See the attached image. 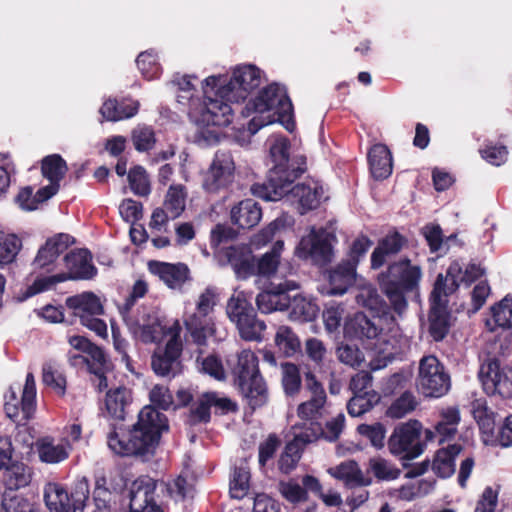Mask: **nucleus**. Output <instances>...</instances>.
<instances>
[{
	"label": "nucleus",
	"instance_id": "nucleus-10",
	"mask_svg": "<svg viewBox=\"0 0 512 512\" xmlns=\"http://www.w3.org/2000/svg\"><path fill=\"white\" fill-rule=\"evenodd\" d=\"M171 338L164 347H158L152 355L151 367L160 377L174 378L182 371L181 354L183 344L180 338L181 326L175 321L169 330Z\"/></svg>",
	"mask_w": 512,
	"mask_h": 512
},
{
	"label": "nucleus",
	"instance_id": "nucleus-6",
	"mask_svg": "<svg viewBox=\"0 0 512 512\" xmlns=\"http://www.w3.org/2000/svg\"><path fill=\"white\" fill-rule=\"evenodd\" d=\"M92 257L88 250L79 249L71 251L64 257L68 274H57L52 276L37 277L29 285L22 299H27L43 291L52 289L57 283L67 279H91L96 274V268L91 262Z\"/></svg>",
	"mask_w": 512,
	"mask_h": 512
},
{
	"label": "nucleus",
	"instance_id": "nucleus-59",
	"mask_svg": "<svg viewBox=\"0 0 512 512\" xmlns=\"http://www.w3.org/2000/svg\"><path fill=\"white\" fill-rule=\"evenodd\" d=\"M250 473L246 467H236L230 482V493L233 498L242 499L249 489Z\"/></svg>",
	"mask_w": 512,
	"mask_h": 512
},
{
	"label": "nucleus",
	"instance_id": "nucleus-57",
	"mask_svg": "<svg viewBox=\"0 0 512 512\" xmlns=\"http://www.w3.org/2000/svg\"><path fill=\"white\" fill-rule=\"evenodd\" d=\"M128 180L131 190L138 196H148L150 194V182L144 168L136 166L128 173Z\"/></svg>",
	"mask_w": 512,
	"mask_h": 512
},
{
	"label": "nucleus",
	"instance_id": "nucleus-20",
	"mask_svg": "<svg viewBox=\"0 0 512 512\" xmlns=\"http://www.w3.org/2000/svg\"><path fill=\"white\" fill-rule=\"evenodd\" d=\"M297 282L286 280L278 285L273 286L267 291L259 293L256 297V304L263 313H271L276 310L288 309L290 304L289 291L298 289Z\"/></svg>",
	"mask_w": 512,
	"mask_h": 512
},
{
	"label": "nucleus",
	"instance_id": "nucleus-58",
	"mask_svg": "<svg viewBox=\"0 0 512 512\" xmlns=\"http://www.w3.org/2000/svg\"><path fill=\"white\" fill-rule=\"evenodd\" d=\"M132 142L137 151L151 150L156 142L153 129L146 125H138L132 131Z\"/></svg>",
	"mask_w": 512,
	"mask_h": 512
},
{
	"label": "nucleus",
	"instance_id": "nucleus-43",
	"mask_svg": "<svg viewBox=\"0 0 512 512\" xmlns=\"http://www.w3.org/2000/svg\"><path fill=\"white\" fill-rule=\"evenodd\" d=\"M461 452V446L449 445L437 451L433 463V471L442 478L450 477L455 471V457Z\"/></svg>",
	"mask_w": 512,
	"mask_h": 512
},
{
	"label": "nucleus",
	"instance_id": "nucleus-2",
	"mask_svg": "<svg viewBox=\"0 0 512 512\" xmlns=\"http://www.w3.org/2000/svg\"><path fill=\"white\" fill-rule=\"evenodd\" d=\"M168 429L166 415L152 406H145L127 435L120 437L113 428L108 433L107 443L115 454L149 457L155 453L161 434Z\"/></svg>",
	"mask_w": 512,
	"mask_h": 512
},
{
	"label": "nucleus",
	"instance_id": "nucleus-12",
	"mask_svg": "<svg viewBox=\"0 0 512 512\" xmlns=\"http://www.w3.org/2000/svg\"><path fill=\"white\" fill-rule=\"evenodd\" d=\"M422 425L417 420H410L395 427L388 440L392 455L401 459L412 460L419 457L425 449L421 441Z\"/></svg>",
	"mask_w": 512,
	"mask_h": 512
},
{
	"label": "nucleus",
	"instance_id": "nucleus-45",
	"mask_svg": "<svg viewBox=\"0 0 512 512\" xmlns=\"http://www.w3.org/2000/svg\"><path fill=\"white\" fill-rule=\"evenodd\" d=\"M275 344L286 357H292L300 351L301 343L296 333L288 326H279L275 334Z\"/></svg>",
	"mask_w": 512,
	"mask_h": 512
},
{
	"label": "nucleus",
	"instance_id": "nucleus-7",
	"mask_svg": "<svg viewBox=\"0 0 512 512\" xmlns=\"http://www.w3.org/2000/svg\"><path fill=\"white\" fill-rule=\"evenodd\" d=\"M217 295L213 288H206L196 301L195 310L186 312L184 324L192 341L204 346L207 339L214 333L212 313L216 305Z\"/></svg>",
	"mask_w": 512,
	"mask_h": 512
},
{
	"label": "nucleus",
	"instance_id": "nucleus-26",
	"mask_svg": "<svg viewBox=\"0 0 512 512\" xmlns=\"http://www.w3.org/2000/svg\"><path fill=\"white\" fill-rule=\"evenodd\" d=\"M380 322L378 317L369 318L364 313H356L345 324V334L360 340L376 339L382 332Z\"/></svg>",
	"mask_w": 512,
	"mask_h": 512
},
{
	"label": "nucleus",
	"instance_id": "nucleus-64",
	"mask_svg": "<svg viewBox=\"0 0 512 512\" xmlns=\"http://www.w3.org/2000/svg\"><path fill=\"white\" fill-rule=\"evenodd\" d=\"M338 360L350 367H360L364 362V353L355 345L342 344L336 350Z\"/></svg>",
	"mask_w": 512,
	"mask_h": 512
},
{
	"label": "nucleus",
	"instance_id": "nucleus-49",
	"mask_svg": "<svg viewBox=\"0 0 512 512\" xmlns=\"http://www.w3.org/2000/svg\"><path fill=\"white\" fill-rule=\"evenodd\" d=\"M186 194L182 186H171L166 194L163 207L170 213L171 220L179 217L185 209Z\"/></svg>",
	"mask_w": 512,
	"mask_h": 512
},
{
	"label": "nucleus",
	"instance_id": "nucleus-34",
	"mask_svg": "<svg viewBox=\"0 0 512 512\" xmlns=\"http://www.w3.org/2000/svg\"><path fill=\"white\" fill-rule=\"evenodd\" d=\"M261 218V207L252 199L243 200L231 209L233 224L243 229H250L256 226Z\"/></svg>",
	"mask_w": 512,
	"mask_h": 512
},
{
	"label": "nucleus",
	"instance_id": "nucleus-4",
	"mask_svg": "<svg viewBox=\"0 0 512 512\" xmlns=\"http://www.w3.org/2000/svg\"><path fill=\"white\" fill-rule=\"evenodd\" d=\"M244 117H250L248 131L250 136L260 128L275 121L289 123L293 115V105L284 86L273 83L263 88L258 95L249 100L241 109Z\"/></svg>",
	"mask_w": 512,
	"mask_h": 512
},
{
	"label": "nucleus",
	"instance_id": "nucleus-54",
	"mask_svg": "<svg viewBox=\"0 0 512 512\" xmlns=\"http://www.w3.org/2000/svg\"><path fill=\"white\" fill-rule=\"evenodd\" d=\"M195 76L191 75H176L173 79V83L178 86L179 94L177 95L178 102L189 103V109L196 106L199 103L198 99H194L195 86L192 80H196Z\"/></svg>",
	"mask_w": 512,
	"mask_h": 512
},
{
	"label": "nucleus",
	"instance_id": "nucleus-46",
	"mask_svg": "<svg viewBox=\"0 0 512 512\" xmlns=\"http://www.w3.org/2000/svg\"><path fill=\"white\" fill-rule=\"evenodd\" d=\"M67 171L66 162L60 155L53 154L47 156L42 161V174L50 181L49 185H56L59 190V181L64 177Z\"/></svg>",
	"mask_w": 512,
	"mask_h": 512
},
{
	"label": "nucleus",
	"instance_id": "nucleus-14",
	"mask_svg": "<svg viewBox=\"0 0 512 512\" xmlns=\"http://www.w3.org/2000/svg\"><path fill=\"white\" fill-rule=\"evenodd\" d=\"M13 448L9 438L0 439V470L4 492H14L27 487L33 478V469L20 461L12 460Z\"/></svg>",
	"mask_w": 512,
	"mask_h": 512
},
{
	"label": "nucleus",
	"instance_id": "nucleus-17",
	"mask_svg": "<svg viewBox=\"0 0 512 512\" xmlns=\"http://www.w3.org/2000/svg\"><path fill=\"white\" fill-rule=\"evenodd\" d=\"M235 164L228 151H217L214 159L205 172L202 186L205 191L215 193L227 187L233 180Z\"/></svg>",
	"mask_w": 512,
	"mask_h": 512
},
{
	"label": "nucleus",
	"instance_id": "nucleus-63",
	"mask_svg": "<svg viewBox=\"0 0 512 512\" xmlns=\"http://www.w3.org/2000/svg\"><path fill=\"white\" fill-rule=\"evenodd\" d=\"M345 313V306L342 303H330L323 311V322L329 333L335 332L341 324Z\"/></svg>",
	"mask_w": 512,
	"mask_h": 512
},
{
	"label": "nucleus",
	"instance_id": "nucleus-13",
	"mask_svg": "<svg viewBox=\"0 0 512 512\" xmlns=\"http://www.w3.org/2000/svg\"><path fill=\"white\" fill-rule=\"evenodd\" d=\"M417 386L426 397L439 398L449 391L450 376L436 356L428 355L421 358Z\"/></svg>",
	"mask_w": 512,
	"mask_h": 512
},
{
	"label": "nucleus",
	"instance_id": "nucleus-3",
	"mask_svg": "<svg viewBox=\"0 0 512 512\" xmlns=\"http://www.w3.org/2000/svg\"><path fill=\"white\" fill-rule=\"evenodd\" d=\"M221 78L209 76L203 82V102L189 109V116L199 127V138L208 145L219 141L220 127L228 126L233 120L234 109L230 103L234 101L223 97L218 82Z\"/></svg>",
	"mask_w": 512,
	"mask_h": 512
},
{
	"label": "nucleus",
	"instance_id": "nucleus-16",
	"mask_svg": "<svg viewBox=\"0 0 512 512\" xmlns=\"http://www.w3.org/2000/svg\"><path fill=\"white\" fill-rule=\"evenodd\" d=\"M216 77L221 78L218 85L222 96L236 102L245 99L247 93L261 83V72L254 65H243L235 68L229 82H226V79L222 76Z\"/></svg>",
	"mask_w": 512,
	"mask_h": 512
},
{
	"label": "nucleus",
	"instance_id": "nucleus-22",
	"mask_svg": "<svg viewBox=\"0 0 512 512\" xmlns=\"http://www.w3.org/2000/svg\"><path fill=\"white\" fill-rule=\"evenodd\" d=\"M484 272L485 270L478 264L470 263L464 268L460 261L454 260L447 268L446 274H439L436 281H439L440 278H442V287L447 288L450 285H453L455 286L456 292L461 283L469 285L480 278Z\"/></svg>",
	"mask_w": 512,
	"mask_h": 512
},
{
	"label": "nucleus",
	"instance_id": "nucleus-25",
	"mask_svg": "<svg viewBox=\"0 0 512 512\" xmlns=\"http://www.w3.org/2000/svg\"><path fill=\"white\" fill-rule=\"evenodd\" d=\"M356 280L357 273L354 262L342 260L329 272L327 293L329 295H343L354 285Z\"/></svg>",
	"mask_w": 512,
	"mask_h": 512
},
{
	"label": "nucleus",
	"instance_id": "nucleus-61",
	"mask_svg": "<svg viewBox=\"0 0 512 512\" xmlns=\"http://www.w3.org/2000/svg\"><path fill=\"white\" fill-rule=\"evenodd\" d=\"M281 495L290 503L298 504L308 500V493L295 480L281 481L278 485Z\"/></svg>",
	"mask_w": 512,
	"mask_h": 512
},
{
	"label": "nucleus",
	"instance_id": "nucleus-38",
	"mask_svg": "<svg viewBox=\"0 0 512 512\" xmlns=\"http://www.w3.org/2000/svg\"><path fill=\"white\" fill-rule=\"evenodd\" d=\"M43 498L50 512H71L69 493L61 484L47 483L44 486Z\"/></svg>",
	"mask_w": 512,
	"mask_h": 512
},
{
	"label": "nucleus",
	"instance_id": "nucleus-9",
	"mask_svg": "<svg viewBox=\"0 0 512 512\" xmlns=\"http://www.w3.org/2000/svg\"><path fill=\"white\" fill-rule=\"evenodd\" d=\"M227 314L237 325L240 336L248 341H260L266 329L264 321L257 318L252 304L244 293L233 295L227 304Z\"/></svg>",
	"mask_w": 512,
	"mask_h": 512
},
{
	"label": "nucleus",
	"instance_id": "nucleus-31",
	"mask_svg": "<svg viewBox=\"0 0 512 512\" xmlns=\"http://www.w3.org/2000/svg\"><path fill=\"white\" fill-rule=\"evenodd\" d=\"M228 364L231 368L235 384L261 375L258 367V358L249 349H244L237 353L234 358L228 360Z\"/></svg>",
	"mask_w": 512,
	"mask_h": 512
},
{
	"label": "nucleus",
	"instance_id": "nucleus-47",
	"mask_svg": "<svg viewBox=\"0 0 512 512\" xmlns=\"http://www.w3.org/2000/svg\"><path fill=\"white\" fill-rule=\"evenodd\" d=\"M379 400L380 397L375 391L353 395L347 403L348 414L352 417H360L370 411Z\"/></svg>",
	"mask_w": 512,
	"mask_h": 512
},
{
	"label": "nucleus",
	"instance_id": "nucleus-30",
	"mask_svg": "<svg viewBox=\"0 0 512 512\" xmlns=\"http://www.w3.org/2000/svg\"><path fill=\"white\" fill-rule=\"evenodd\" d=\"M407 240L398 232L386 235L381 239L371 254V266L378 269L383 266L390 258L397 255L405 246Z\"/></svg>",
	"mask_w": 512,
	"mask_h": 512
},
{
	"label": "nucleus",
	"instance_id": "nucleus-55",
	"mask_svg": "<svg viewBox=\"0 0 512 512\" xmlns=\"http://www.w3.org/2000/svg\"><path fill=\"white\" fill-rule=\"evenodd\" d=\"M416 406L417 401L414 395L405 392L391 404L387 410V415L391 418L400 419L414 411Z\"/></svg>",
	"mask_w": 512,
	"mask_h": 512
},
{
	"label": "nucleus",
	"instance_id": "nucleus-44",
	"mask_svg": "<svg viewBox=\"0 0 512 512\" xmlns=\"http://www.w3.org/2000/svg\"><path fill=\"white\" fill-rule=\"evenodd\" d=\"M283 246L282 241H276L270 251L266 252L255 261L254 275L263 277L273 275L279 266Z\"/></svg>",
	"mask_w": 512,
	"mask_h": 512
},
{
	"label": "nucleus",
	"instance_id": "nucleus-32",
	"mask_svg": "<svg viewBox=\"0 0 512 512\" xmlns=\"http://www.w3.org/2000/svg\"><path fill=\"white\" fill-rule=\"evenodd\" d=\"M66 305L72 310L73 315L80 319V322L88 317L103 314V306L100 299L91 292L68 297Z\"/></svg>",
	"mask_w": 512,
	"mask_h": 512
},
{
	"label": "nucleus",
	"instance_id": "nucleus-41",
	"mask_svg": "<svg viewBox=\"0 0 512 512\" xmlns=\"http://www.w3.org/2000/svg\"><path fill=\"white\" fill-rule=\"evenodd\" d=\"M490 312L491 317L485 322L489 331L494 332L498 328L509 329L512 327V298H503L490 308Z\"/></svg>",
	"mask_w": 512,
	"mask_h": 512
},
{
	"label": "nucleus",
	"instance_id": "nucleus-29",
	"mask_svg": "<svg viewBox=\"0 0 512 512\" xmlns=\"http://www.w3.org/2000/svg\"><path fill=\"white\" fill-rule=\"evenodd\" d=\"M246 404L253 410L267 404L269 392L262 375L235 384Z\"/></svg>",
	"mask_w": 512,
	"mask_h": 512
},
{
	"label": "nucleus",
	"instance_id": "nucleus-23",
	"mask_svg": "<svg viewBox=\"0 0 512 512\" xmlns=\"http://www.w3.org/2000/svg\"><path fill=\"white\" fill-rule=\"evenodd\" d=\"M306 386L312 396L306 402L298 406L297 414L301 419L313 420L321 416V411L326 403V393L321 383L318 382L315 375L311 372L305 375Z\"/></svg>",
	"mask_w": 512,
	"mask_h": 512
},
{
	"label": "nucleus",
	"instance_id": "nucleus-11",
	"mask_svg": "<svg viewBox=\"0 0 512 512\" xmlns=\"http://www.w3.org/2000/svg\"><path fill=\"white\" fill-rule=\"evenodd\" d=\"M442 278L435 281L430 295V311L428 315L429 334L436 342L442 341L452 325L451 314L448 310V297L455 293V286L442 287Z\"/></svg>",
	"mask_w": 512,
	"mask_h": 512
},
{
	"label": "nucleus",
	"instance_id": "nucleus-1",
	"mask_svg": "<svg viewBox=\"0 0 512 512\" xmlns=\"http://www.w3.org/2000/svg\"><path fill=\"white\" fill-rule=\"evenodd\" d=\"M290 144L284 137L275 138L270 146L273 166L269 169L267 179L262 184H254V195L269 201L280 200L288 196L298 202L301 213L317 208L324 196L322 185L315 180L291 184L306 170V158L303 155L289 154Z\"/></svg>",
	"mask_w": 512,
	"mask_h": 512
},
{
	"label": "nucleus",
	"instance_id": "nucleus-42",
	"mask_svg": "<svg viewBox=\"0 0 512 512\" xmlns=\"http://www.w3.org/2000/svg\"><path fill=\"white\" fill-rule=\"evenodd\" d=\"M289 318L293 321L308 322L316 318L319 308L309 298L302 294H296L290 297V304L288 306Z\"/></svg>",
	"mask_w": 512,
	"mask_h": 512
},
{
	"label": "nucleus",
	"instance_id": "nucleus-5",
	"mask_svg": "<svg viewBox=\"0 0 512 512\" xmlns=\"http://www.w3.org/2000/svg\"><path fill=\"white\" fill-rule=\"evenodd\" d=\"M421 278V267L412 264L408 258H402L391 263L386 271L378 275L382 292L398 314H402L406 310V294L418 287Z\"/></svg>",
	"mask_w": 512,
	"mask_h": 512
},
{
	"label": "nucleus",
	"instance_id": "nucleus-37",
	"mask_svg": "<svg viewBox=\"0 0 512 512\" xmlns=\"http://www.w3.org/2000/svg\"><path fill=\"white\" fill-rule=\"evenodd\" d=\"M170 328L171 326L166 327L162 325L160 320L156 317L149 319L148 322L144 324L130 325V330L146 344L158 343L164 336H169V338H171V334L169 332Z\"/></svg>",
	"mask_w": 512,
	"mask_h": 512
},
{
	"label": "nucleus",
	"instance_id": "nucleus-35",
	"mask_svg": "<svg viewBox=\"0 0 512 512\" xmlns=\"http://www.w3.org/2000/svg\"><path fill=\"white\" fill-rule=\"evenodd\" d=\"M370 170L375 179H385L392 173V155L387 146L374 145L368 154Z\"/></svg>",
	"mask_w": 512,
	"mask_h": 512
},
{
	"label": "nucleus",
	"instance_id": "nucleus-51",
	"mask_svg": "<svg viewBox=\"0 0 512 512\" xmlns=\"http://www.w3.org/2000/svg\"><path fill=\"white\" fill-rule=\"evenodd\" d=\"M369 468L374 476L381 481L395 480L401 474V470L399 468L390 461L381 457L371 458L369 460Z\"/></svg>",
	"mask_w": 512,
	"mask_h": 512
},
{
	"label": "nucleus",
	"instance_id": "nucleus-19",
	"mask_svg": "<svg viewBox=\"0 0 512 512\" xmlns=\"http://www.w3.org/2000/svg\"><path fill=\"white\" fill-rule=\"evenodd\" d=\"M74 239L65 233H59L46 240L41 246L32 262L34 270H46L50 272L60 254L65 252Z\"/></svg>",
	"mask_w": 512,
	"mask_h": 512
},
{
	"label": "nucleus",
	"instance_id": "nucleus-33",
	"mask_svg": "<svg viewBox=\"0 0 512 512\" xmlns=\"http://www.w3.org/2000/svg\"><path fill=\"white\" fill-rule=\"evenodd\" d=\"M328 473L351 488L368 486L372 482L371 478L363 474L358 463L354 460L343 461L339 465L329 468Z\"/></svg>",
	"mask_w": 512,
	"mask_h": 512
},
{
	"label": "nucleus",
	"instance_id": "nucleus-53",
	"mask_svg": "<svg viewBox=\"0 0 512 512\" xmlns=\"http://www.w3.org/2000/svg\"><path fill=\"white\" fill-rule=\"evenodd\" d=\"M356 302L372 311L380 312L383 301L375 287L371 284H363L358 288L355 296Z\"/></svg>",
	"mask_w": 512,
	"mask_h": 512
},
{
	"label": "nucleus",
	"instance_id": "nucleus-40",
	"mask_svg": "<svg viewBox=\"0 0 512 512\" xmlns=\"http://www.w3.org/2000/svg\"><path fill=\"white\" fill-rule=\"evenodd\" d=\"M57 193L56 185H47L40 188L35 194L30 186L22 188L17 197L16 202L23 210L32 211L37 209L38 205L47 201Z\"/></svg>",
	"mask_w": 512,
	"mask_h": 512
},
{
	"label": "nucleus",
	"instance_id": "nucleus-28",
	"mask_svg": "<svg viewBox=\"0 0 512 512\" xmlns=\"http://www.w3.org/2000/svg\"><path fill=\"white\" fill-rule=\"evenodd\" d=\"M149 271L158 276L168 287L180 288L188 279L189 269L185 264L150 261Z\"/></svg>",
	"mask_w": 512,
	"mask_h": 512
},
{
	"label": "nucleus",
	"instance_id": "nucleus-52",
	"mask_svg": "<svg viewBox=\"0 0 512 512\" xmlns=\"http://www.w3.org/2000/svg\"><path fill=\"white\" fill-rule=\"evenodd\" d=\"M21 246V240L16 235L0 232V265L12 262Z\"/></svg>",
	"mask_w": 512,
	"mask_h": 512
},
{
	"label": "nucleus",
	"instance_id": "nucleus-56",
	"mask_svg": "<svg viewBox=\"0 0 512 512\" xmlns=\"http://www.w3.org/2000/svg\"><path fill=\"white\" fill-rule=\"evenodd\" d=\"M106 484L107 481L104 477L97 478L95 481L93 499L96 510L94 512H110L111 510L113 494Z\"/></svg>",
	"mask_w": 512,
	"mask_h": 512
},
{
	"label": "nucleus",
	"instance_id": "nucleus-15",
	"mask_svg": "<svg viewBox=\"0 0 512 512\" xmlns=\"http://www.w3.org/2000/svg\"><path fill=\"white\" fill-rule=\"evenodd\" d=\"M335 236L326 229L312 228L310 233L300 240L295 254L303 260H311L316 265H325L332 260L331 241Z\"/></svg>",
	"mask_w": 512,
	"mask_h": 512
},
{
	"label": "nucleus",
	"instance_id": "nucleus-24",
	"mask_svg": "<svg viewBox=\"0 0 512 512\" xmlns=\"http://www.w3.org/2000/svg\"><path fill=\"white\" fill-rule=\"evenodd\" d=\"M156 482L154 479L143 476L136 479L130 488V512H143L152 505H157L155 502Z\"/></svg>",
	"mask_w": 512,
	"mask_h": 512
},
{
	"label": "nucleus",
	"instance_id": "nucleus-60",
	"mask_svg": "<svg viewBox=\"0 0 512 512\" xmlns=\"http://www.w3.org/2000/svg\"><path fill=\"white\" fill-rule=\"evenodd\" d=\"M433 489V482L429 480H420L417 483H410L401 486L397 490V497L401 500L411 501L415 498L427 495Z\"/></svg>",
	"mask_w": 512,
	"mask_h": 512
},
{
	"label": "nucleus",
	"instance_id": "nucleus-50",
	"mask_svg": "<svg viewBox=\"0 0 512 512\" xmlns=\"http://www.w3.org/2000/svg\"><path fill=\"white\" fill-rule=\"evenodd\" d=\"M282 371V386L284 392L288 396L296 395L301 388V377L297 365L286 362L281 365Z\"/></svg>",
	"mask_w": 512,
	"mask_h": 512
},
{
	"label": "nucleus",
	"instance_id": "nucleus-21",
	"mask_svg": "<svg viewBox=\"0 0 512 512\" xmlns=\"http://www.w3.org/2000/svg\"><path fill=\"white\" fill-rule=\"evenodd\" d=\"M221 258L234 270L238 279H247L254 275L255 258L248 245H232L222 249Z\"/></svg>",
	"mask_w": 512,
	"mask_h": 512
},
{
	"label": "nucleus",
	"instance_id": "nucleus-18",
	"mask_svg": "<svg viewBox=\"0 0 512 512\" xmlns=\"http://www.w3.org/2000/svg\"><path fill=\"white\" fill-rule=\"evenodd\" d=\"M480 378L486 393L512 398V366L500 367L496 361L488 362L481 367Z\"/></svg>",
	"mask_w": 512,
	"mask_h": 512
},
{
	"label": "nucleus",
	"instance_id": "nucleus-27",
	"mask_svg": "<svg viewBox=\"0 0 512 512\" xmlns=\"http://www.w3.org/2000/svg\"><path fill=\"white\" fill-rule=\"evenodd\" d=\"M71 446L64 440L56 442L54 438L46 436L37 439L35 452L39 460L45 464H58L65 461L70 454Z\"/></svg>",
	"mask_w": 512,
	"mask_h": 512
},
{
	"label": "nucleus",
	"instance_id": "nucleus-48",
	"mask_svg": "<svg viewBox=\"0 0 512 512\" xmlns=\"http://www.w3.org/2000/svg\"><path fill=\"white\" fill-rule=\"evenodd\" d=\"M1 507L5 512H43L27 498L14 492H3Z\"/></svg>",
	"mask_w": 512,
	"mask_h": 512
},
{
	"label": "nucleus",
	"instance_id": "nucleus-8",
	"mask_svg": "<svg viewBox=\"0 0 512 512\" xmlns=\"http://www.w3.org/2000/svg\"><path fill=\"white\" fill-rule=\"evenodd\" d=\"M4 399L7 417L18 424L30 420L36 411V383L33 373L26 375L23 387L19 384L10 386Z\"/></svg>",
	"mask_w": 512,
	"mask_h": 512
},
{
	"label": "nucleus",
	"instance_id": "nucleus-39",
	"mask_svg": "<svg viewBox=\"0 0 512 512\" xmlns=\"http://www.w3.org/2000/svg\"><path fill=\"white\" fill-rule=\"evenodd\" d=\"M316 438V435L314 437H310L307 433H302L300 435H297L294 441L289 442L286 446L284 451L282 452L280 459L278 461V466L281 472L285 474H289L292 472L300 458H301V449L299 445V441L304 443L312 442L313 439Z\"/></svg>",
	"mask_w": 512,
	"mask_h": 512
},
{
	"label": "nucleus",
	"instance_id": "nucleus-62",
	"mask_svg": "<svg viewBox=\"0 0 512 512\" xmlns=\"http://www.w3.org/2000/svg\"><path fill=\"white\" fill-rule=\"evenodd\" d=\"M42 381L57 394L63 395L66 389V379L51 363H45L42 368Z\"/></svg>",
	"mask_w": 512,
	"mask_h": 512
},
{
	"label": "nucleus",
	"instance_id": "nucleus-36",
	"mask_svg": "<svg viewBox=\"0 0 512 512\" xmlns=\"http://www.w3.org/2000/svg\"><path fill=\"white\" fill-rule=\"evenodd\" d=\"M131 400V391L128 388L119 386L110 389L105 399L107 413L114 419L124 420Z\"/></svg>",
	"mask_w": 512,
	"mask_h": 512
}]
</instances>
